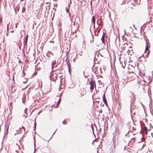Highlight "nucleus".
Listing matches in <instances>:
<instances>
[{
    "mask_svg": "<svg viewBox=\"0 0 153 153\" xmlns=\"http://www.w3.org/2000/svg\"><path fill=\"white\" fill-rule=\"evenodd\" d=\"M152 128H153L152 126H150V128H149V129H148V131H149L150 130H151V129H152Z\"/></svg>",
    "mask_w": 153,
    "mask_h": 153,
    "instance_id": "obj_18",
    "label": "nucleus"
},
{
    "mask_svg": "<svg viewBox=\"0 0 153 153\" xmlns=\"http://www.w3.org/2000/svg\"><path fill=\"white\" fill-rule=\"evenodd\" d=\"M91 21L95 25V18L94 16L92 17Z\"/></svg>",
    "mask_w": 153,
    "mask_h": 153,
    "instance_id": "obj_14",
    "label": "nucleus"
},
{
    "mask_svg": "<svg viewBox=\"0 0 153 153\" xmlns=\"http://www.w3.org/2000/svg\"><path fill=\"white\" fill-rule=\"evenodd\" d=\"M131 51L130 50H128L127 51V53L128 54H130V55H131L132 54L131 53Z\"/></svg>",
    "mask_w": 153,
    "mask_h": 153,
    "instance_id": "obj_16",
    "label": "nucleus"
},
{
    "mask_svg": "<svg viewBox=\"0 0 153 153\" xmlns=\"http://www.w3.org/2000/svg\"><path fill=\"white\" fill-rule=\"evenodd\" d=\"M142 37L141 38V39H142V40H143L146 43V48L145 50V52H146L147 51H150L149 50H148L149 48V47L148 44L147 43V42L145 39V38L143 36V35L142 36Z\"/></svg>",
    "mask_w": 153,
    "mask_h": 153,
    "instance_id": "obj_3",
    "label": "nucleus"
},
{
    "mask_svg": "<svg viewBox=\"0 0 153 153\" xmlns=\"http://www.w3.org/2000/svg\"><path fill=\"white\" fill-rule=\"evenodd\" d=\"M25 8H23L22 10V12H24L25 11Z\"/></svg>",
    "mask_w": 153,
    "mask_h": 153,
    "instance_id": "obj_19",
    "label": "nucleus"
},
{
    "mask_svg": "<svg viewBox=\"0 0 153 153\" xmlns=\"http://www.w3.org/2000/svg\"><path fill=\"white\" fill-rule=\"evenodd\" d=\"M9 28V24L7 25V30H8V29Z\"/></svg>",
    "mask_w": 153,
    "mask_h": 153,
    "instance_id": "obj_22",
    "label": "nucleus"
},
{
    "mask_svg": "<svg viewBox=\"0 0 153 153\" xmlns=\"http://www.w3.org/2000/svg\"><path fill=\"white\" fill-rule=\"evenodd\" d=\"M60 100H59L56 103V105L55 104L54 105H53V107L54 108H58L59 106V105L60 104Z\"/></svg>",
    "mask_w": 153,
    "mask_h": 153,
    "instance_id": "obj_8",
    "label": "nucleus"
},
{
    "mask_svg": "<svg viewBox=\"0 0 153 153\" xmlns=\"http://www.w3.org/2000/svg\"><path fill=\"white\" fill-rule=\"evenodd\" d=\"M0 20L1 21H2V19H0Z\"/></svg>",
    "mask_w": 153,
    "mask_h": 153,
    "instance_id": "obj_26",
    "label": "nucleus"
},
{
    "mask_svg": "<svg viewBox=\"0 0 153 153\" xmlns=\"http://www.w3.org/2000/svg\"><path fill=\"white\" fill-rule=\"evenodd\" d=\"M18 24V23L16 24V28H17V27Z\"/></svg>",
    "mask_w": 153,
    "mask_h": 153,
    "instance_id": "obj_20",
    "label": "nucleus"
},
{
    "mask_svg": "<svg viewBox=\"0 0 153 153\" xmlns=\"http://www.w3.org/2000/svg\"><path fill=\"white\" fill-rule=\"evenodd\" d=\"M63 124L64 125H65V124H66L67 123V122L66 121V120H64L63 121Z\"/></svg>",
    "mask_w": 153,
    "mask_h": 153,
    "instance_id": "obj_17",
    "label": "nucleus"
},
{
    "mask_svg": "<svg viewBox=\"0 0 153 153\" xmlns=\"http://www.w3.org/2000/svg\"><path fill=\"white\" fill-rule=\"evenodd\" d=\"M66 12H67V13H68L69 12V9H66Z\"/></svg>",
    "mask_w": 153,
    "mask_h": 153,
    "instance_id": "obj_21",
    "label": "nucleus"
},
{
    "mask_svg": "<svg viewBox=\"0 0 153 153\" xmlns=\"http://www.w3.org/2000/svg\"><path fill=\"white\" fill-rule=\"evenodd\" d=\"M105 36V34L103 32V34H102V37L101 38V39L102 41V42L103 43H105V41H104V38Z\"/></svg>",
    "mask_w": 153,
    "mask_h": 153,
    "instance_id": "obj_11",
    "label": "nucleus"
},
{
    "mask_svg": "<svg viewBox=\"0 0 153 153\" xmlns=\"http://www.w3.org/2000/svg\"><path fill=\"white\" fill-rule=\"evenodd\" d=\"M150 53V51L145 52L144 53V56L145 57V58H146V57L147 58H148L149 55Z\"/></svg>",
    "mask_w": 153,
    "mask_h": 153,
    "instance_id": "obj_9",
    "label": "nucleus"
},
{
    "mask_svg": "<svg viewBox=\"0 0 153 153\" xmlns=\"http://www.w3.org/2000/svg\"><path fill=\"white\" fill-rule=\"evenodd\" d=\"M103 101L104 103H105V105L106 106H107L108 104H107V101L106 99V98L105 97V94H104V96L103 97Z\"/></svg>",
    "mask_w": 153,
    "mask_h": 153,
    "instance_id": "obj_6",
    "label": "nucleus"
},
{
    "mask_svg": "<svg viewBox=\"0 0 153 153\" xmlns=\"http://www.w3.org/2000/svg\"><path fill=\"white\" fill-rule=\"evenodd\" d=\"M144 130L145 131V134H148V128L145 125H144Z\"/></svg>",
    "mask_w": 153,
    "mask_h": 153,
    "instance_id": "obj_13",
    "label": "nucleus"
},
{
    "mask_svg": "<svg viewBox=\"0 0 153 153\" xmlns=\"http://www.w3.org/2000/svg\"><path fill=\"white\" fill-rule=\"evenodd\" d=\"M129 76H130V75H129H129H128L127 77H128V78H129Z\"/></svg>",
    "mask_w": 153,
    "mask_h": 153,
    "instance_id": "obj_24",
    "label": "nucleus"
},
{
    "mask_svg": "<svg viewBox=\"0 0 153 153\" xmlns=\"http://www.w3.org/2000/svg\"><path fill=\"white\" fill-rule=\"evenodd\" d=\"M22 128H23L24 130L25 131V128L24 127H22Z\"/></svg>",
    "mask_w": 153,
    "mask_h": 153,
    "instance_id": "obj_23",
    "label": "nucleus"
},
{
    "mask_svg": "<svg viewBox=\"0 0 153 153\" xmlns=\"http://www.w3.org/2000/svg\"><path fill=\"white\" fill-rule=\"evenodd\" d=\"M86 93V91L84 88H82L81 89V96L84 95Z\"/></svg>",
    "mask_w": 153,
    "mask_h": 153,
    "instance_id": "obj_5",
    "label": "nucleus"
},
{
    "mask_svg": "<svg viewBox=\"0 0 153 153\" xmlns=\"http://www.w3.org/2000/svg\"><path fill=\"white\" fill-rule=\"evenodd\" d=\"M88 85H90V89L92 92L94 88H96V84L95 81L91 80L88 83Z\"/></svg>",
    "mask_w": 153,
    "mask_h": 153,
    "instance_id": "obj_2",
    "label": "nucleus"
},
{
    "mask_svg": "<svg viewBox=\"0 0 153 153\" xmlns=\"http://www.w3.org/2000/svg\"><path fill=\"white\" fill-rule=\"evenodd\" d=\"M11 32H14V31H12Z\"/></svg>",
    "mask_w": 153,
    "mask_h": 153,
    "instance_id": "obj_27",
    "label": "nucleus"
},
{
    "mask_svg": "<svg viewBox=\"0 0 153 153\" xmlns=\"http://www.w3.org/2000/svg\"><path fill=\"white\" fill-rule=\"evenodd\" d=\"M98 82L99 83V84L100 85L99 86V88H100V87L103 86V83L101 82V81L100 80H98Z\"/></svg>",
    "mask_w": 153,
    "mask_h": 153,
    "instance_id": "obj_12",
    "label": "nucleus"
},
{
    "mask_svg": "<svg viewBox=\"0 0 153 153\" xmlns=\"http://www.w3.org/2000/svg\"><path fill=\"white\" fill-rule=\"evenodd\" d=\"M69 15L70 16V13H69Z\"/></svg>",
    "mask_w": 153,
    "mask_h": 153,
    "instance_id": "obj_28",
    "label": "nucleus"
},
{
    "mask_svg": "<svg viewBox=\"0 0 153 153\" xmlns=\"http://www.w3.org/2000/svg\"><path fill=\"white\" fill-rule=\"evenodd\" d=\"M74 26H76L77 27V29L79 28V22H77L76 21H75L74 22Z\"/></svg>",
    "mask_w": 153,
    "mask_h": 153,
    "instance_id": "obj_7",
    "label": "nucleus"
},
{
    "mask_svg": "<svg viewBox=\"0 0 153 153\" xmlns=\"http://www.w3.org/2000/svg\"><path fill=\"white\" fill-rule=\"evenodd\" d=\"M28 37V35H27L25 37L26 43L27 44V40Z\"/></svg>",
    "mask_w": 153,
    "mask_h": 153,
    "instance_id": "obj_15",
    "label": "nucleus"
},
{
    "mask_svg": "<svg viewBox=\"0 0 153 153\" xmlns=\"http://www.w3.org/2000/svg\"><path fill=\"white\" fill-rule=\"evenodd\" d=\"M137 0H134V1H135V2H136Z\"/></svg>",
    "mask_w": 153,
    "mask_h": 153,
    "instance_id": "obj_25",
    "label": "nucleus"
},
{
    "mask_svg": "<svg viewBox=\"0 0 153 153\" xmlns=\"http://www.w3.org/2000/svg\"><path fill=\"white\" fill-rule=\"evenodd\" d=\"M120 63L121 64V66L122 67L124 68L126 66V64L125 63V61H124L123 62H121L120 61Z\"/></svg>",
    "mask_w": 153,
    "mask_h": 153,
    "instance_id": "obj_10",
    "label": "nucleus"
},
{
    "mask_svg": "<svg viewBox=\"0 0 153 153\" xmlns=\"http://www.w3.org/2000/svg\"><path fill=\"white\" fill-rule=\"evenodd\" d=\"M67 66L68 67L69 71L70 73L71 71V64L70 63V61H69V59H68V60L67 61Z\"/></svg>",
    "mask_w": 153,
    "mask_h": 153,
    "instance_id": "obj_4",
    "label": "nucleus"
},
{
    "mask_svg": "<svg viewBox=\"0 0 153 153\" xmlns=\"http://www.w3.org/2000/svg\"><path fill=\"white\" fill-rule=\"evenodd\" d=\"M58 74H60L54 72L51 73L50 76L51 80L53 81H56L57 79Z\"/></svg>",
    "mask_w": 153,
    "mask_h": 153,
    "instance_id": "obj_1",
    "label": "nucleus"
}]
</instances>
